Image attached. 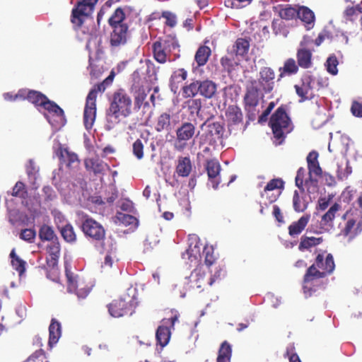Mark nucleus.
I'll return each mask as SVG.
<instances>
[{
    "label": "nucleus",
    "mask_w": 362,
    "mask_h": 362,
    "mask_svg": "<svg viewBox=\"0 0 362 362\" xmlns=\"http://www.w3.org/2000/svg\"><path fill=\"white\" fill-rule=\"evenodd\" d=\"M334 269L335 264L332 254H327L325 257L323 254H318L315 263L307 269L303 276L304 292L306 293L312 290L310 287H308V284L332 274Z\"/></svg>",
    "instance_id": "nucleus-2"
},
{
    "label": "nucleus",
    "mask_w": 362,
    "mask_h": 362,
    "mask_svg": "<svg viewBox=\"0 0 362 362\" xmlns=\"http://www.w3.org/2000/svg\"><path fill=\"white\" fill-rule=\"evenodd\" d=\"M293 206L296 212H303L308 208V203L295 191L293 197Z\"/></svg>",
    "instance_id": "nucleus-44"
},
{
    "label": "nucleus",
    "mask_w": 362,
    "mask_h": 362,
    "mask_svg": "<svg viewBox=\"0 0 362 362\" xmlns=\"http://www.w3.org/2000/svg\"><path fill=\"white\" fill-rule=\"evenodd\" d=\"M310 219V214L302 216L297 221L293 222L288 228V234L291 237L300 235L307 226Z\"/></svg>",
    "instance_id": "nucleus-21"
},
{
    "label": "nucleus",
    "mask_w": 362,
    "mask_h": 362,
    "mask_svg": "<svg viewBox=\"0 0 362 362\" xmlns=\"http://www.w3.org/2000/svg\"><path fill=\"white\" fill-rule=\"evenodd\" d=\"M28 362H48L45 351L42 349L37 350L28 358Z\"/></svg>",
    "instance_id": "nucleus-53"
},
{
    "label": "nucleus",
    "mask_w": 362,
    "mask_h": 362,
    "mask_svg": "<svg viewBox=\"0 0 362 362\" xmlns=\"http://www.w3.org/2000/svg\"><path fill=\"white\" fill-rule=\"evenodd\" d=\"M108 312L114 317L132 314V303L129 296L115 299L108 305Z\"/></svg>",
    "instance_id": "nucleus-9"
},
{
    "label": "nucleus",
    "mask_w": 362,
    "mask_h": 362,
    "mask_svg": "<svg viewBox=\"0 0 362 362\" xmlns=\"http://www.w3.org/2000/svg\"><path fill=\"white\" fill-rule=\"evenodd\" d=\"M295 89L297 95L300 98V102H303L311 98V87L310 83H303L300 86L295 85Z\"/></svg>",
    "instance_id": "nucleus-38"
},
{
    "label": "nucleus",
    "mask_w": 362,
    "mask_h": 362,
    "mask_svg": "<svg viewBox=\"0 0 362 362\" xmlns=\"http://www.w3.org/2000/svg\"><path fill=\"white\" fill-rule=\"evenodd\" d=\"M135 90L138 93L134 98V106L137 109H140L141 105L146 98L147 94L146 93L144 88H139V90Z\"/></svg>",
    "instance_id": "nucleus-56"
},
{
    "label": "nucleus",
    "mask_w": 362,
    "mask_h": 362,
    "mask_svg": "<svg viewBox=\"0 0 362 362\" xmlns=\"http://www.w3.org/2000/svg\"><path fill=\"white\" fill-rule=\"evenodd\" d=\"M341 206L338 203H334L328 211L322 216L321 224L323 226L332 227L333 221L336 217L337 213L340 211Z\"/></svg>",
    "instance_id": "nucleus-27"
},
{
    "label": "nucleus",
    "mask_w": 362,
    "mask_h": 362,
    "mask_svg": "<svg viewBox=\"0 0 362 362\" xmlns=\"http://www.w3.org/2000/svg\"><path fill=\"white\" fill-rule=\"evenodd\" d=\"M355 225H356V221L354 218H351V219L348 220L345 224V226L341 230V234L344 237L348 236L352 231Z\"/></svg>",
    "instance_id": "nucleus-59"
},
{
    "label": "nucleus",
    "mask_w": 362,
    "mask_h": 362,
    "mask_svg": "<svg viewBox=\"0 0 362 362\" xmlns=\"http://www.w3.org/2000/svg\"><path fill=\"white\" fill-rule=\"evenodd\" d=\"M39 238L42 241L52 242L58 240V238L55 234L52 227L47 224H43L40 228Z\"/></svg>",
    "instance_id": "nucleus-35"
},
{
    "label": "nucleus",
    "mask_w": 362,
    "mask_h": 362,
    "mask_svg": "<svg viewBox=\"0 0 362 362\" xmlns=\"http://www.w3.org/2000/svg\"><path fill=\"white\" fill-rule=\"evenodd\" d=\"M111 28L112 30L110 36V46L113 47H119L126 45L129 37V26L119 25Z\"/></svg>",
    "instance_id": "nucleus-13"
},
{
    "label": "nucleus",
    "mask_w": 362,
    "mask_h": 362,
    "mask_svg": "<svg viewBox=\"0 0 362 362\" xmlns=\"http://www.w3.org/2000/svg\"><path fill=\"white\" fill-rule=\"evenodd\" d=\"M199 94V80L192 81L182 88V95L184 98H194Z\"/></svg>",
    "instance_id": "nucleus-33"
},
{
    "label": "nucleus",
    "mask_w": 362,
    "mask_h": 362,
    "mask_svg": "<svg viewBox=\"0 0 362 362\" xmlns=\"http://www.w3.org/2000/svg\"><path fill=\"white\" fill-rule=\"evenodd\" d=\"M189 240V247L187 250L188 258L192 262L193 261L198 262L202 258L201 251L204 250V247L206 245H204L196 235H191Z\"/></svg>",
    "instance_id": "nucleus-15"
},
{
    "label": "nucleus",
    "mask_w": 362,
    "mask_h": 362,
    "mask_svg": "<svg viewBox=\"0 0 362 362\" xmlns=\"http://www.w3.org/2000/svg\"><path fill=\"white\" fill-rule=\"evenodd\" d=\"M205 169L207 172L209 180L212 184V187L216 189L221 182L219 174L221 171V165L216 160H209L206 161Z\"/></svg>",
    "instance_id": "nucleus-17"
},
{
    "label": "nucleus",
    "mask_w": 362,
    "mask_h": 362,
    "mask_svg": "<svg viewBox=\"0 0 362 362\" xmlns=\"http://www.w3.org/2000/svg\"><path fill=\"white\" fill-rule=\"evenodd\" d=\"M104 162L98 158H89L85 160V165L87 169H90L95 174L101 173L104 170Z\"/></svg>",
    "instance_id": "nucleus-40"
},
{
    "label": "nucleus",
    "mask_w": 362,
    "mask_h": 362,
    "mask_svg": "<svg viewBox=\"0 0 362 362\" xmlns=\"http://www.w3.org/2000/svg\"><path fill=\"white\" fill-rule=\"evenodd\" d=\"M298 9L292 6H286L279 11V16L284 20H293L298 15Z\"/></svg>",
    "instance_id": "nucleus-47"
},
{
    "label": "nucleus",
    "mask_w": 362,
    "mask_h": 362,
    "mask_svg": "<svg viewBox=\"0 0 362 362\" xmlns=\"http://www.w3.org/2000/svg\"><path fill=\"white\" fill-rule=\"evenodd\" d=\"M93 11L84 7L82 4H76V6L72 9L71 21L77 28H80L83 24L85 20L89 16Z\"/></svg>",
    "instance_id": "nucleus-16"
},
{
    "label": "nucleus",
    "mask_w": 362,
    "mask_h": 362,
    "mask_svg": "<svg viewBox=\"0 0 362 362\" xmlns=\"http://www.w3.org/2000/svg\"><path fill=\"white\" fill-rule=\"evenodd\" d=\"M209 120L206 121L202 127L206 125L208 134L214 138L221 139L223 137L224 133V127L218 122L209 123Z\"/></svg>",
    "instance_id": "nucleus-28"
},
{
    "label": "nucleus",
    "mask_w": 362,
    "mask_h": 362,
    "mask_svg": "<svg viewBox=\"0 0 362 362\" xmlns=\"http://www.w3.org/2000/svg\"><path fill=\"white\" fill-rule=\"evenodd\" d=\"M133 153L138 158L141 159L144 157V144L141 139H136L132 146Z\"/></svg>",
    "instance_id": "nucleus-54"
},
{
    "label": "nucleus",
    "mask_w": 362,
    "mask_h": 362,
    "mask_svg": "<svg viewBox=\"0 0 362 362\" xmlns=\"http://www.w3.org/2000/svg\"><path fill=\"white\" fill-rule=\"evenodd\" d=\"M196 132L195 126L189 122H183L180 127L176 130V137L178 142H185L184 145L181 146V148L185 145V142L193 138Z\"/></svg>",
    "instance_id": "nucleus-18"
},
{
    "label": "nucleus",
    "mask_w": 362,
    "mask_h": 362,
    "mask_svg": "<svg viewBox=\"0 0 362 362\" xmlns=\"http://www.w3.org/2000/svg\"><path fill=\"white\" fill-rule=\"evenodd\" d=\"M297 17L304 23L308 30L311 29L315 23V16L313 11L307 6H300L298 9Z\"/></svg>",
    "instance_id": "nucleus-23"
},
{
    "label": "nucleus",
    "mask_w": 362,
    "mask_h": 362,
    "mask_svg": "<svg viewBox=\"0 0 362 362\" xmlns=\"http://www.w3.org/2000/svg\"><path fill=\"white\" fill-rule=\"evenodd\" d=\"M26 194L25 184L21 181L17 182L13 187L11 195L16 197L25 198Z\"/></svg>",
    "instance_id": "nucleus-51"
},
{
    "label": "nucleus",
    "mask_w": 362,
    "mask_h": 362,
    "mask_svg": "<svg viewBox=\"0 0 362 362\" xmlns=\"http://www.w3.org/2000/svg\"><path fill=\"white\" fill-rule=\"evenodd\" d=\"M10 257L11 258V264L13 268L16 270L20 274L24 273L25 270V262L21 259L13 250L11 252Z\"/></svg>",
    "instance_id": "nucleus-42"
},
{
    "label": "nucleus",
    "mask_w": 362,
    "mask_h": 362,
    "mask_svg": "<svg viewBox=\"0 0 362 362\" xmlns=\"http://www.w3.org/2000/svg\"><path fill=\"white\" fill-rule=\"evenodd\" d=\"M255 80L250 82V85L247 86L246 92L243 98L244 109L246 112L247 121V124L256 119L259 111L257 107L259 105V89L256 86Z\"/></svg>",
    "instance_id": "nucleus-6"
},
{
    "label": "nucleus",
    "mask_w": 362,
    "mask_h": 362,
    "mask_svg": "<svg viewBox=\"0 0 362 362\" xmlns=\"http://www.w3.org/2000/svg\"><path fill=\"white\" fill-rule=\"evenodd\" d=\"M226 117L228 127L230 131L232 129H245L243 126V114L241 109L237 105H229L226 110Z\"/></svg>",
    "instance_id": "nucleus-12"
},
{
    "label": "nucleus",
    "mask_w": 362,
    "mask_h": 362,
    "mask_svg": "<svg viewBox=\"0 0 362 362\" xmlns=\"http://www.w3.org/2000/svg\"><path fill=\"white\" fill-rule=\"evenodd\" d=\"M205 274L204 272L202 271L201 268H196L194 269V271L192 272V276L196 277V286L198 288H201L204 285V279Z\"/></svg>",
    "instance_id": "nucleus-55"
},
{
    "label": "nucleus",
    "mask_w": 362,
    "mask_h": 362,
    "mask_svg": "<svg viewBox=\"0 0 362 362\" xmlns=\"http://www.w3.org/2000/svg\"><path fill=\"white\" fill-rule=\"evenodd\" d=\"M339 64L338 59L334 54L330 55L325 63L327 71L332 75H337L338 73L337 66Z\"/></svg>",
    "instance_id": "nucleus-46"
},
{
    "label": "nucleus",
    "mask_w": 362,
    "mask_h": 362,
    "mask_svg": "<svg viewBox=\"0 0 362 362\" xmlns=\"http://www.w3.org/2000/svg\"><path fill=\"white\" fill-rule=\"evenodd\" d=\"M192 165L189 156H180L177 160L175 167V173L180 177H186L189 175L192 172Z\"/></svg>",
    "instance_id": "nucleus-20"
},
{
    "label": "nucleus",
    "mask_w": 362,
    "mask_h": 362,
    "mask_svg": "<svg viewBox=\"0 0 362 362\" xmlns=\"http://www.w3.org/2000/svg\"><path fill=\"white\" fill-rule=\"evenodd\" d=\"M187 78V71L185 69H178L173 71L170 77V83H181Z\"/></svg>",
    "instance_id": "nucleus-49"
},
{
    "label": "nucleus",
    "mask_w": 362,
    "mask_h": 362,
    "mask_svg": "<svg viewBox=\"0 0 362 362\" xmlns=\"http://www.w3.org/2000/svg\"><path fill=\"white\" fill-rule=\"evenodd\" d=\"M57 154L61 162L66 163L69 168H71L74 163H79L77 154L70 151L67 148H64L62 146L59 147Z\"/></svg>",
    "instance_id": "nucleus-22"
},
{
    "label": "nucleus",
    "mask_w": 362,
    "mask_h": 362,
    "mask_svg": "<svg viewBox=\"0 0 362 362\" xmlns=\"http://www.w3.org/2000/svg\"><path fill=\"white\" fill-rule=\"evenodd\" d=\"M295 347L291 345L286 349V356L288 357L289 362H301L297 354L294 353Z\"/></svg>",
    "instance_id": "nucleus-60"
},
{
    "label": "nucleus",
    "mask_w": 362,
    "mask_h": 362,
    "mask_svg": "<svg viewBox=\"0 0 362 362\" xmlns=\"http://www.w3.org/2000/svg\"><path fill=\"white\" fill-rule=\"evenodd\" d=\"M81 230L85 236L93 241L100 243L105 239L106 231L101 223L91 217L86 216L82 221Z\"/></svg>",
    "instance_id": "nucleus-7"
},
{
    "label": "nucleus",
    "mask_w": 362,
    "mask_h": 362,
    "mask_svg": "<svg viewBox=\"0 0 362 362\" xmlns=\"http://www.w3.org/2000/svg\"><path fill=\"white\" fill-rule=\"evenodd\" d=\"M211 54V50L209 47L205 45L200 46L194 56V60L197 65L199 66L205 65L207 63Z\"/></svg>",
    "instance_id": "nucleus-29"
},
{
    "label": "nucleus",
    "mask_w": 362,
    "mask_h": 362,
    "mask_svg": "<svg viewBox=\"0 0 362 362\" xmlns=\"http://www.w3.org/2000/svg\"><path fill=\"white\" fill-rule=\"evenodd\" d=\"M42 107L57 117L58 125H64L65 124L64 112L56 103L49 100L47 97V100L45 99Z\"/></svg>",
    "instance_id": "nucleus-19"
},
{
    "label": "nucleus",
    "mask_w": 362,
    "mask_h": 362,
    "mask_svg": "<svg viewBox=\"0 0 362 362\" xmlns=\"http://www.w3.org/2000/svg\"><path fill=\"white\" fill-rule=\"evenodd\" d=\"M217 86L211 80H199V94L206 99L212 98L216 93Z\"/></svg>",
    "instance_id": "nucleus-24"
},
{
    "label": "nucleus",
    "mask_w": 362,
    "mask_h": 362,
    "mask_svg": "<svg viewBox=\"0 0 362 362\" xmlns=\"http://www.w3.org/2000/svg\"><path fill=\"white\" fill-rule=\"evenodd\" d=\"M49 344H56L61 337L62 329L60 323L55 319H52L49 327Z\"/></svg>",
    "instance_id": "nucleus-32"
},
{
    "label": "nucleus",
    "mask_w": 362,
    "mask_h": 362,
    "mask_svg": "<svg viewBox=\"0 0 362 362\" xmlns=\"http://www.w3.org/2000/svg\"><path fill=\"white\" fill-rule=\"evenodd\" d=\"M132 90H139V88H144L143 81L144 78L139 69L135 70L132 74Z\"/></svg>",
    "instance_id": "nucleus-50"
},
{
    "label": "nucleus",
    "mask_w": 362,
    "mask_h": 362,
    "mask_svg": "<svg viewBox=\"0 0 362 362\" xmlns=\"http://www.w3.org/2000/svg\"><path fill=\"white\" fill-rule=\"evenodd\" d=\"M171 315L168 318H164L162 320L163 325H160L156 333V337L158 344L162 347L166 346L170 338V329L174 328L175 323L178 321L180 314L177 310H172L170 311Z\"/></svg>",
    "instance_id": "nucleus-8"
},
{
    "label": "nucleus",
    "mask_w": 362,
    "mask_h": 362,
    "mask_svg": "<svg viewBox=\"0 0 362 362\" xmlns=\"http://www.w3.org/2000/svg\"><path fill=\"white\" fill-rule=\"evenodd\" d=\"M47 254H60V245L57 240L51 242L47 247Z\"/></svg>",
    "instance_id": "nucleus-62"
},
{
    "label": "nucleus",
    "mask_w": 362,
    "mask_h": 362,
    "mask_svg": "<svg viewBox=\"0 0 362 362\" xmlns=\"http://www.w3.org/2000/svg\"><path fill=\"white\" fill-rule=\"evenodd\" d=\"M115 78L114 71L101 83L95 84L89 91L86 100V105L83 112V124L86 129L93 127L96 117V99L98 93H103L110 86Z\"/></svg>",
    "instance_id": "nucleus-3"
},
{
    "label": "nucleus",
    "mask_w": 362,
    "mask_h": 362,
    "mask_svg": "<svg viewBox=\"0 0 362 362\" xmlns=\"http://www.w3.org/2000/svg\"><path fill=\"white\" fill-rule=\"evenodd\" d=\"M115 222L123 224L124 226H136L138 220L134 216L126 214L122 212H117L115 216Z\"/></svg>",
    "instance_id": "nucleus-39"
},
{
    "label": "nucleus",
    "mask_w": 362,
    "mask_h": 362,
    "mask_svg": "<svg viewBox=\"0 0 362 362\" xmlns=\"http://www.w3.org/2000/svg\"><path fill=\"white\" fill-rule=\"evenodd\" d=\"M132 113V100L126 90L119 88L112 95L110 106L107 110L109 123L119 124L124 118Z\"/></svg>",
    "instance_id": "nucleus-1"
},
{
    "label": "nucleus",
    "mask_w": 362,
    "mask_h": 362,
    "mask_svg": "<svg viewBox=\"0 0 362 362\" xmlns=\"http://www.w3.org/2000/svg\"><path fill=\"white\" fill-rule=\"evenodd\" d=\"M103 249L106 251L102 267L103 268L110 269L114 264H117L120 259L119 252L117 248L116 241L109 236L103 244Z\"/></svg>",
    "instance_id": "nucleus-10"
},
{
    "label": "nucleus",
    "mask_w": 362,
    "mask_h": 362,
    "mask_svg": "<svg viewBox=\"0 0 362 362\" xmlns=\"http://www.w3.org/2000/svg\"><path fill=\"white\" fill-rule=\"evenodd\" d=\"M47 96L40 91L30 90V95H28V101L35 106H42Z\"/></svg>",
    "instance_id": "nucleus-43"
},
{
    "label": "nucleus",
    "mask_w": 362,
    "mask_h": 362,
    "mask_svg": "<svg viewBox=\"0 0 362 362\" xmlns=\"http://www.w3.org/2000/svg\"><path fill=\"white\" fill-rule=\"evenodd\" d=\"M352 114L358 117H362V103L354 101L351 107Z\"/></svg>",
    "instance_id": "nucleus-64"
},
{
    "label": "nucleus",
    "mask_w": 362,
    "mask_h": 362,
    "mask_svg": "<svg viewBox=\"0 0 362 362\" xmlns=\"http://www.w3.org/2000/svg\"><path fill=\"white\" fill-rule=\"evenodd\" d=\"M163 17L166 19L165 23L167 25L173 28L176 25V23H177L176 16H175V15L173 14L172 13L164 12L163 13Z\"/></svg>",
    "instance_id": "nucleus-61"
},
{
    "label": "nucleus",
    "mask_w": 362,
    "mask_h": 362,
    "mask_svg": "<svg viewBox=\"0 0 362 362\" xmlns=\"http://www.w3.org/2000/svg\"><path fill=\"white\" fill-rule=\"evenodd\" d=\"M203 255L204 256V263L206 266H211L216 261L214 250L212 246L205 245L204 247Z\"/></svg>",
    "instance_id": "nucleus-45"
},
{
    "label": "nucleus",
    "mask_w": 362,
    "mask_h": 362,
    "mask_svg": "<svg viewBox=\"0 0 362 362\" xmlns=\"http://www.w3.org/2000/svg\"><path fill=\"white\" fill-rule=\"evenodd\" d=\"M126 14L124 10L119 7L115 9L114 13L108 19V23L110 27H117L119 25H128L124 23Z\"/></svg>",
    "instance_id": "nucleus-30"
},
{
    "label": "nucleus",
    "mask_w": 362,
    "mask_h": 362,
    "mask_svg": "<svg viewBox=\"0 0 362 362\" xmlns=\"http://www.w3.org/2000/svg\"><path fill=\"white\" fill-rule=\"evenodd\" d=\"M322 241L323 238L322 237L315 238L303 235L300 238V241L298 245V250L300 251L308 250L313 247L320 245V243H322Z\"/></svg>",
    "instance_id": "nucleus-31"
},
{
    "label": "nucleus",
    "mask_w": 362,
    "mask_h": 362,
    "mask_svg": "<svg viewBox=\"0 0 362 362\" xmlns=\"http://www.w3.org/2000/svg\"><path fill=\"white\" fill-rule=\"evenodd\" d=\"M309 174H315L317 176H321L322 175V170L320 166L319 163L308 164Z\"/></svg>",
    "instance_id": "nucleus-63"
},
{
    "label": "nucleus",
    "mask_w": 362,
    "mask_h": 362,
    "mask_svg": "<svg viewBox=\"0 0 362 362\" xmlns=\"http://www.w3.org/2000/svg\"><path fill=\"white\" fill-rule=\"evenodd\" d=\"M65 274L67 280V291L75 293L79 298H85L90 292L89 288H79L78 276L71 270L70 266L65 264Z\"/></svg>",
    "instance_id": "nucleus-11"
},
{
    "label": "nucleus",
    "mask_w": 362,
    "mask_h": 362,
    "mask_svg": "<svg viewBox=\"0 0 362 362\" xmlns=\"http://www.w3.org/2000/svg\"><path fill=\"white\" fill-rule=\"evenodd\" d=\"M180 45L175 35H168L164 38H160L154 42L152 45V50L154 59L160 63L165 64L167 62H173L178 58V54H174L171 58V53L175 50L179 51Z\"/></svg>",
    "instance_id": "nucleus-4"
},
{
    "label": "nucleus",
    "mask_w": 362,
    "mask_h": 362,
    "mask_svg": "<svg viewBox=\"0 0 362 362\" xmlns=\"http://www.w3.org/2000/svg\"><path fill=\"white\" fill-rule=\"evenodd\" d=\"M284 187V182L281 179H272L265 186L262 197L267 196V192Z\"/></svg>",
    "instance_id": "nucleus-48"
},
{
    "label": "nucleus",
    "mask_w": 362,
    "mask_h": 362,
    "mask_svg": "<svg viewBox=\"0 0 362 362\" xmlns=\"http://www.w3.org/2000/svg\"><path fill=\"white\" fill-rule=\"evenodd\" d=\"M250 48V42L245 38H238L233 46V52L235 55L244 56L247 54Z\"/></svg>",
    "instance_id": "nucleus-36"
},
{
    "label": "nucleus",
    "mask_w": 362,
    "mask_h": 362,
    "mask_svg": "<svg viewBox=\"0 0 362 362\" xmlns=\"http://www.w3.org/2000/svg\"><path fill=\"white\" fill-rule=\"evenodd\" d=\"M275 73L271 67H263L259 71L258 83L265 93H271L274 87Z\"/></svg>",
    "instance_id": "nucleus-14"
},
{
    "label": "nucleus",
    "mask_w": 362,
    "mask_h": 362,
    "mask_svg": "<svg viewBox=\"0 0 362 362\" xmlns=\"http://www.w3.org/2000/svg\"><path fill=\"white\" fill-rule=\"evenodd\" d=\"M305 174V170L303 168H300L298 171L295 179L296 185L302 192L304 191L303 188V180Z\"/></svg>",
    "instance_id": "nucleus-57"
},
{
    "label": "nucleus",
    "mask_w": 362,
    "mask_h": 362,
    "mask_svg": "<svg viewBox=\"0 0 362 362\" xmlns=\"http://www.w3.org/2000/svg\"><path fill=\"white\" fill-rule=\"evenodd\" d=\"M171 116L169 113L163 112L157 119L155 129L158 132L168 130L170 127Z\"/></svg>",
    "instance_id": "nucleus-37"
},
{
    "label": "nucleus",
    "mask_w": 362,
    "mask_h": 362,
    "mask_svg": "<svg viewBox=\"0 0 362 362\" xmlns=\"http://www.w3.org/2000/svg\"><path fill=\"white\" fill-rule=\"evenodd\" d=\"M231 356V346L228 341H224L219 348L216 362H230Z\"/></svg>",
    "instance_id": "nucleus-34"
},
{
    "label": "nucleus",
    "mask_w": 362,
    "mask_h": 362,
    "mask_svg": "<svg viewBox=\"0 0 362 362\" xmlns=\"http://www.w3.org/2000/svg\"><path fill=\"white\" fill-rule=\"evenodd\" d=\"M36 237V231L33 228H25L21 230L20 238L28 243H33Z\"/></svg>",
    "instance_id": "nucleus-52"
},
{
    "label": "nucleus",
    "mask_w": 362,
    "mask_h": 362,
    "mask_svg": "<svg viewBox=\"0 0 362 362\" xmlns=\"http://www.w3.org/2000/svg\"><path fill=\"white\" fill-rule=\"evenodd\" d=\"M312 52L306 48L298 49L296 53L298 64L303 69H308L312 66Z\"/></svg>",
    "instance_id": "nucleus-25"
},
{
    "label": "nucleus",
    "mask_w": 362,
    "mask_h": 362,
    "mask_svg": "<svg viewBox=\"0 0 362 362\" xmlns=\"http://www.w3.org/2000/svg\"><path fill=\"white\" fill-rule=\"evenodd\" d=\"M269 124L274 136L281 144L286 135L292 131L291 120L286 112V105H281L272 115Z\"/></svg>",
    "instance_id": "nucleus-5"
},
{
    "label": "nucleus",
    "mask_w": 362,
    "mask_h": 362,
    "mask_svg": "<svg viewBox=\"0 0 362 362\" xmlns=\"http://www.w3.org/2000/svg\"><path fill=\"white\" fill-rule=\"evenodd\" d=\"M298 64L293 58H289L284 62V66L279 69V75L278 81L284 77L286 75L290 76L295 74L298 71Z\"/></svg>",
    "instance_id": "nucleus-26"
},
{
    "label": "nucleus",
    "mask_w": 362,
    "mask_h": 362,
    "mask_svg": "<svg viewBox=\"0 0 362 362\" xmlns=\"http://www.w3.org/2000/svg\"><path fill=\"white\" fill-rule=\"evenodd\" d=\"M60 254H49L46 257V262L49 268H55L58 264Z\"/></svg>",
    "instance_id": "nucleus-58"
},
{
    "label": "nucleus",
    "mask_w": 362,
    "mask_h": 362,
    "mask_svg": "<svg viewBox=\"0 0 362 362\" xmlns=\"http://www.w3.org/2000/svg\"><path fill=\"white\" fill-rule=\"evenodd\" d=\"M60 232L62 238L67 243H74L76 240V235L74 227L70 223L64 226Z\"/></svg>",
    "instance_id": "nucleus-41"
}]
</instances>
